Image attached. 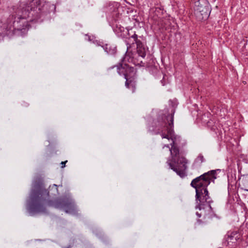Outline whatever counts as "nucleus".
I'll use <instances>...</instances> for the list:
<instances>
[{
	"label": "nucleus",
	"instance_id": "obj_1",
	"mask_svg": "<svg viewBox=\"0 0 248 248\" xmlns=\"http://www.w3.org/2000/svg\"><path fill=\"white\" fill-rule=\"evenodd\" d=\"M175 112V108H172L170 113H164L159 116L149 126V130L155 134L160 135L162 139L171 140L170 147L169 144H165L163 147V149L165 147L168 148L170 154V158L168 159L167 163L177 175L184 177L186 175L188 161L185 157L180 156L179 145L181 139L174 134L173 130Z\"/></svg>",
	"mask_w": 248,
	"mask_h": 248
},
{
	"label": "nucleus",
	"instance_id": "obj_2",
	"mask_svg": "<svg viewBox=\"0 0 248 248\" xmlns=\"http://www.w3.org/2000/svg\"><path fill=\"white\" fill-rule=\"evenodd\" d=\"M55 9L48 2L41 3V0H32L29 4L20 5L7 19V29L14 32L16 30L28 29L31 22H42L51 10Z\"/></svg>",
	"mask_w": 248,
	"mask_h": 248
},
{
	"label": "nucleus",
	"instance_id": "obj_3",
	"mask_svg": "<svg viewBox=\"0 0 248 248\" xmlns=\"http://www.w3.org/2000/svg\"><path fill=\"white\" fill-rule=\"evenodd\" d=\"M49 192L43 187L42 184L34 183L27 207L30 215L45 213L47 206L63 209L66 213L75 214L77 213L75 201L72 199L64 197L49 200Z\"/></svg>",
	"mask_w": 248,
	"mask_h": 248
},
{
	"label": "nucleus",
	"instance_id": "obj_4",
	"mask_svg": "<svg viewBox=\"0 0 248 248\" xmlns=\"http://www.w3.org/2000/svg\"><path fill=\"white\" fill-rule=\"evenodd\" d=\"M220 170H211L193 179L190 186L196 190V201L198 203L196 208L200 210L208 208L212 210L211 203L213 202L209 196L207 186L211 183L215 184L217 174Z\"/></svg>",
	"mask_w": 248,
	"mask_h": 248
},
{
	"label": "nucleus",
	"instance_id": "obj_5",
	"mask_svg": "<svg viewBox=\"0 0 248 248\" xmlns=\"http://www.w3.org/2000/svg\"><path fill=\"white\" fill-rule=\"evenodd\" d=\"M126 39L125 42L127 50L131 47V44H136L137 45V54L139 59L137 60V56H135L131 60L132 62L135 65L143 66L142 59H144L146 56L148 48L141 40V39H142V38L141 36H139L134 31L133 34H131V36H130L129 37H126Z\"/></svg>",
	"mask_w": 248,
	"mask_h": 248
},
{
	"label": "nucleus",
	"instance_id": "obj_6",
	"mask_svg": "<svg viewBox=\"0 0 248 248\" xmlns=\"http://www.w3.org/2000/svg\"><path fill=\"white\" fill-rule=\"evenodd\" d=\"M210 11L208 2L205 0H198L195 2L194 14L199 20L206 19Z\"/></svg>",
	"mask_w": 248,
	"mask_h": 248
},
{
	"label": "nucleus",
	"instance_id": "obj_7",
	"mask_svg": "<svg viewBox=\"0 0 248 248\" xmlns=\"http://www.w3.org/2000/svg\"><path fill=\"white\" fill-rule=\"evenodd\" d=\"M120 4L117 2H107L104 6V11L108 14L109 18H113L114 22H116L120 16L119 8Z\"/></svg>",
	"mask_w": 248,
	"mask_h": 248
},
{
	"label": "nucleus",
	"instance_id": "obj_8",
	"mask_svg": "<svg viewBox=\"0 0 248 248\" xmlns=\"http://www.w3.org/2000/svg\"><path fill=\"white\" fill-rule=\"evenodd\" d=\"M117 67V70L118 74L120 75L124 76V79L126 80L127 79H130L134 78L135 77L136 71L134 67L130 66L128 64H119L118 65L114 66Z\"/></svg>",
	"mask_w": 248,
	"mask_h": 248
},
{
	"label": "nucleus",
	"instance_id": "obj_9",
	"mask_svg": "<svg viewBox=\"0 0 248 248\" xmlns=\"http://www.w3.org/2000/svg\"><path fill=\"white\" fill-rule=\"evenodd\" d=\"M236 130L234 131L235 136L236 137L234 140L237 143V153H236L235 156H237V158H238V160L239 161H241V160L244 161L245 163H247V159L246 158V156L240 153L241 149L239 148V144L238 142L239 141L240 139L242 136H243L244 135V131L243 128H239L237 129V128H235Z\"/></svg>",
	"mask_w": 248,
	"mask_h": 248
},
{
	"label": "nucleus",
	"instance_id": "obj_10",
	"mask_svg": "<svg viewBox=\"0 0 248 248\" xmlns=\"http://www.w3.org/2000/svg\"><path fill=\"white\" fill-rule=\"evenodd\" d=\"M112 27L113 28L114 31L119 37L124 38L125 34H127V35L129 36L128 37H129L130 36H131L129 31L126 29V30L125 31L124 28L121 26V25L115 24V23L113 22Z\"/></svg>",
	"mask_w": 248,
	"mask_h": 248
},
{
	"label": "nucleus",
	"instance_id": "obj_11",
	"mask_svg": "<svg viewBox=\"0 0 248 248\" xmlns=\"http://www.w3.org/2000/svg\"><path fill=\"white\" fill-rule=\"evenodd\" d=\"M101 47L108 55L115 56L117 53V47L115 45L106 44Z\"/></svg>",
	"mask_w": 248,
	"mask_h": 248
},
{
	"label": "nucleus",
	"instance_id": "obj_12",
	"mask_svg": "<svg viewBox=\"0 0 248 248\" xmlns=\"http://www.w3.org/2000/svg\"><path fill=\"white\" fill-rule=\"evenodd\" d=\"M125 85L126 88L130 89L132 93H134L136 89V81L135 80V78L130 79H126Z\"/></svg>",
	"mask_w": 248,
	"mask_h": 248
},
{
	"label": "nucleus",
	"instance_id": "obj_13",
	"mask_svg": "<svg viewBox=\"0 0 248 248\" xmlns=\"http://www.w3.org/2000/svg\"><path fill=\"white\" fill-rule=\"evenodd\" d=\"M242 234L243 233L241 230L238 228L235 227L233 228V238H235L238 243L241 242L243 239Z\"/></svg>",
	"mask_w": 248,
	"mask_h": 248
},
{
	"label": "nucleus",
	"instance_id": "obj_14",
	"mask_svg": "<svg viewBox=\"0 0 248 248\" xmlns=\"http://www.w3.org/2000/svg\"><path fill=\"white\" fill-rule=\"evenodd\" d=\"M232 232H228L225 236V241L223 243L225 245L228 246L230 245V243L232 242Z\"/></svg>",
	"mask_w": 248,
	"mask_h": 248
},
{
	"label": "nucleus",
	"instance_id": "obj_15",
	"mask_svg": "<svg viewBox=\"0 0 248 248\" xmlns=\"http://www.w3.org/2000/svg\"><path fill=\"white\" fill-rule=\"evenodd\" d=\"M196 161L197 162L196 163L201 164L202 162L205 161V159L202 154H200L197 157Z\"/></svg>",
	"mask_w": 248,
	"mask_h": 248
},
{
	"label": "nucleus",
	"instance_id": "obj_16",
	"mask_svg": "<svg viewBox=\"0 0 248 248\" xmlns=\"http://www.w3.org/2000/svg\"><path fill=\"white\" fill-rule=\"evenodd\" d=\"M226 207L229 209L232 210V203L231 199H229L228 200V202H227L226 203Z\"/></svg>",
	"mask_w": 248,
	"mask_h": 248
},
{
	"label": "nucleus",
	"instance_id": "obj_17",
	"mask_svg": "<svg viewBox=\"0 0 248 248\" xmlns=\"http://www.w3.org/2000/svg\"><path fill=\"white\" fill-rule=\"evenodd\" d=\"M93 43L95 44V45H96L98 46H104V45L102 42H101L98 41H95V42H93Z\"/></svg>",
	"mask_w": 248,
	"mask_h": 248
},
{
	"label": "nucleus",
	"instance_id": "obj_18",
	"mask_svg": "<svg viewBox=\"0 0 248 248\" xmlns=\"http://www.w3.org/2000/svg\"><path fill=\"white\" fill-rule=\"evenodd\" d=\"M67 162V161H62L61 163V168H64L65 166V163Z\"/></svg>",
	"mask_w": 248,
	"mask_h": 248
},
{
	"label": "nucleus",
	"instance_id": "obj_19",
	"mask_svg": "<svg viewBox=\"0 0 248 248\" xmlns=\"http://www.w3.org/2000/svg\"><path fill=\"white\" fill-rule=\"evenodd\" d=\"M231 191V188L230 186H228V193H229V195L230 194Z\"/></svg>",
	"mask_w": 248,
	"mask_h": 248
},
{
	"label": "nucleus",
	"instance_id": "obj_20",
	"mask_svg": "<svg viewBox=\"0 0 248 248\" xmlns=\"http://www.w3.org/2000/svg\"><path fill=\"white\" fill-rule=\"evenodd\" d=\"M87 37H88V40L89 41H91L92 40V38H91V36H89V35H86Z\"/></svg>",
	"mask_w": 248,
	"mask_h": 248
},
{
	"label": "nucleus",
	"instance_id": "obj_21",
	"mask_svg": "<svg viewBox=\"0 0 248 248\" xmlns=\"http://www.w3.org/2000/svg\"><path fill=\"white\" fill-rule=\"evenodd\" d=\"M196 215L197 216V217H201V216H202L201 214H200V213H199L198 212H197V213H196Z\"/></svg>",
	"mask_w": 248,
	"mask_h": 248
},
{
	"label": "nucleus",
	"instance_id": "obj_22",
	"mask_svg": "<svg viewBox=\"0 0 248 248\" xmlns=\"http://www.w3.org/2000/svg\"><path fill=\"white\" fill-rule=\"evenodd\" d=\"M53 187H54L56 189L57 191L58 192L57 185L54 184L53 185Z\"/></svg>",
	"mask_w": 248,
	"mask_h": 248
},
{
	"label": "nucleus",
	"instance_id": "obj_23",
	"mask_svg": "<svg viewBox=\"0 0 248 248\" xmlns=\"http://www.w3.org/2000/svg\"><path fill=\"white\" fill-rule=\"evenodd\" d=\"M161 82L162 85L164 86L165 85V83L164 82V81H163V80H161Z\"/></svg>",
	"mask_w": 248,
	"mask_h": 248
},
{
	"label": "nucleus",
	"instance_id": "obj_24",
	"mask_svg": "<svg viewBox=\"0 0 248 248\" xmlns=\"http://www.w3.org/2000/svg\"><path fill=\"white\" fill-rule=\"evenodd\" d=\"M210 123H211V122H209V121H208V122L206 123L207 125V126H210Z\"/></svg>",
	"mask_w": 248,
	"mask_h": 248
},
{
	"label": "nucleus",
	"instance_id": "obj_25",
	"mask_svg": "<svg viewBox=\"0 0 248 248\" xmlns=\"http://www.w3.org/2000/svg\"><path fill=\"white\" fill-rule=\"evenodd\" d=\"M236 217L237 219H238V217H237V215H235L234 213H233V218H235Z\"/></svg>",
	"mask_w": 248,
	"mask_h": 248
},
{
	"label": "nucleus",
	"instance_id": "obj_26",
	"mask_svg": "<svg viewBox=\"0 0 248 248\" xmlns=\"http://www.w3.org/2000/svg\"><path fill=\"white\" fill-rule=\"evenodd\" d=\"M237 165H238V168H239V165H240V164H239V163H238Z\"/></svg>",
	"mask_w": 248,
	"mask_h": 248
},
{
	"label": "nucleus",
	"instance_id": "obj_27",
	"mask_svg": "<svg viewBox=\"0 0 248 248\" xmlns=\"http://www.w3.org/2000/svg\"><path fill=\"white\" fill-rule=\"evenodd\" d=\"M212 129H215V128H214V127H212Z\"/></svg>",
	"mask_w": 248,
	"mask_h": 248
}]
</instances>
